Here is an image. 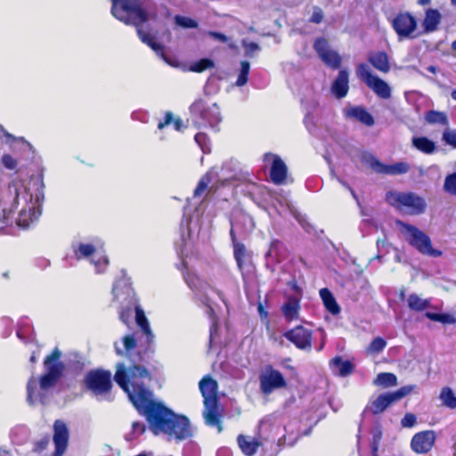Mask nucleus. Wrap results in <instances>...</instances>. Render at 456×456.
I'll return each instance as SVG.
<instances>
[{"instance_id": "f257e3e1", "label": "nucleus", "mask_w": 456, "mask_h": 456, "mask_svg": "<svg viewBox=\"0 0 456 456\" xmlns=\"http://www.w3.org/2000/svg\"><path fill=\"white\" fill-rule=\"evenodd\" d=\"M126 376L124 371L118 372L116 383L127 395L137 412L145 418L149 430L154 436L166 435L170 440L176 441L192 436L189 419L154 398L153 391L145 383V380L151 382L153 379H150L145 370L134 368L131 370L133 387L127 385Z\"/></svg>"}, {"instance_id": "f03ea898", "label": "nucleus", "mask_w": 456, "mask_h": 456, "mask_svg": "<svg viewBox=\"0 0 456 456\" xmlns=\"http://www.w3.org/2000/svg\"><path fill=\"white\" fill-rule=\"evenodd\" d=\"M111 14L126 25L136 27L140 40L152 49L155 53L166 60L165 45L157 42L153 35L145 32L141 25L148 20V13L142 6L141 0H110Z\"/></svg>"}, {"instance_id": "7ed1b4c3", "label": "nucleus", "mask_w": 456, "mask_h": 456, "mask_svg": "<svg viewBox=\"0 0 456 456\" xmlns=\"http://www.w3.org/2000/svg\"><path fill=\"white\" fill-rule=\"evenodd\" d=\"M61 356V352L58 347H55L44 360V366L46 369V372L41 375L38 379L34 376L28 379L26 387L27 402L28 404H35L37 400L40 397L37 391V385L41 390L47 391L53 387L61 379L65 369L63 362H60Z\"/></svg>"}, {"instance_id": "20e7f679", "label": "nucleus", "mask_w": 456, "mask_h": 456, "mask_svg": "<svg viewBox=\"0 0 456 456\" xmlns=\"http://www.w3.org/2000/svg\"><path fill=\"white\" fill-rule=\"evenodd\" d=\"M123 342L126 354L130 364L128 367H125L124 364H118L114 374V380L116 381V375L118 372L124 371L125 374L127 375V385L133 387L134 379L131 378V370L134 368L145 370L148 372L150 379H153V374L158 373L160 369L159 362L155 360L151 362L149 360L150 354L146 350L143 352H138L136 354L132 353V350L136 346V339L133 335L125 336L123 338Z\"/></svg>"}, {"instance_id": "39448f33", "label": "nucleus", "mask_w": 456, "mask_h": 456, "mask_svg": "<svg viewBox=\"0 0 456 456\" xmlns=\"http://www.w3.org/2000/svg\"><path fill=\"white\" fill-rule=\"evenodd\" d=\"M396 224L400 226L402 232L404 234L406 241L417 251L422 255L435 257L442 255V251L435 249L432 247L430 237L423 231L413 224L403 221H397Z\"/></svg>"}, {"instance_id": "423d86ee", "label": "nucleus", "mask_w": 456, "mask_h": 456, "mask_svg": "<svg viewBox=\"0 0 456 456\" xmlns=\"http://www.w3.org/2000/svg\"><path fill=\"white\" fill-rule=\"evenodd\" d=\"M114 376L109 370L96 368L90 370L84 377V385L94 395H107L113 388Z\"/></svg>"}, {"instance_id": "0eeeda50", "label": "nucleus", "mask_w": 456, "mask_h": 456, "mask_svg": "<svg viewBox=\"0 0 456 456\" xmlns=\"http://www.w3.org/2000/svg\"><path fill=\"white\" fill-rule=\"evenodd\" d=\"M386 201L398 209H405L411 215L422 214L426 209V202L423 198L414 192L387 191Z\"/></svg>"}, {"instance_id": "6e6552de", "label": "nucleus", "mask_w": 456, "mask_h": 456, "mask_svg": "<svg viewBox=\"0 0 456 456\" xmlns=\"http://www.w3.org/2000/svg\"><path fill=\"white\" fill-rule=\"evenodd\" d=\"M415 386L407 385L401 387L399 389L393 392H386L378 395V397L371 401L369 404V410L373 415H379L384 412L394 403L400 401L408 395H410Z\"/></svg>"}, {"instance_id": "1a4fd4ad", "label": "nucleus", "mask_w": 456, "mask_h": 456, "mask_svg": "<svg viewBox=\"0 0 456 456\" xmlns=\"http://www.w3.org/2000/svg\"><path fill=\"white\" fill-rule=\"evenodd\" d=\"M391 26L400 40L406 38H415L418 28V20L409 12H399L390 20Z\"/></svg>"}, {"instance_id": "9d476101", "label": "nucleus", "mask_w": 456, "mask_h": 456, "mask_svg": "<svg viewBox=\"0 0 456 456\" xmlns=\"http://www.w3.org/2000/svg\"><path fill=\"white\" fill-rule=\"evenodd\" d=\"M357 76L370 87L379 98L388 99L391 96V88L388 84L380 77L374 76L365 63H360L356 68Z\"/></svg>"}, {"instance_id": "9b49d317", "label": "nucleus", "mask_w": 456, "mask_h": 456, "mask_svg": "<svg viewBox=\"0 0 456 456\" xmlns=\"http://www.w3.org/2000/svg\"><path fill=\"white\" fill-rule=\"evenodd\" d=\"M190 112L192 116L207 123L209 126L218 124L222 120L219 107L216 103L208 104L205 100L200 98L195 100L190 106Z\"/></svg>"}, {"instance_id": "f8f14e48", "label": "nucleus", "mask_w": 456, "mask_h": 456, "mask_svg": "<svg viewBox=\"0 0 456 456\" xmlns=\"http://www.w3.org/2000/svg\"><path fill=\"white\" fill-rule=\"evenodd\" d=\"M313 48L327 67L332 69L340 68L342 58L337 51L330 48L328 39L323 37H316Z\"/></svg>"}, {"instance_id": "ddd939ff", "label": "nucleus", "mask_w": 456, "mask_h": 456, "mask_svg": "<svg viewBox=\"0 0 456 456\" xmlns=\"http://www.w3.org/2000/svg\"><path fill=\"white\" fill-rule=\"evenodd\" d=\"M260 389L264 395H270L273 390L284 388L287 382L281 371L272 365L265 367V371L259 376Z\"/></svg>"}, {"instance_id": "4468645a", "label": "nucleus", "mask_w": 456, "mask_h": 456, "mask_svg": "<svg viewBox=\"0 0 456 456\" xmlns=\"http://www.w3.org/2000/svg\"><path fill=\"white\" fill-rule=\"evenodd\" d=\"M283 337L300 350L311 351L313 332L302 325H297L283 333Z\"/></svg>"}, {"instance_id": "2eb2a0df", "label": "nucleus", "mask_w": 456, "mask_h": 456, "mask_svg": "<svg viewBox=\"0 0 456 456\" xmlns=\"http://www.w3.org/2000/svg\"><path fill=\"white\" fill-rule=\"evenodd\" d=\"M436 434L434 430H423L416 433L411 440V449L417 454L429 452L435 445Z\"/></svg>"}, {"instance_id": "dca6fc26", "label": "nucleus", "mask_w": 456, "mask_h": 456, "mask_svg": "<svg viewBox=\"0 0 456 456\" xmlns=\"http://www.w3.org/2000/svg\"><path fill=\"white\" fill-rule=\"evenodd\" d=\"M223 411L219 401L204 404L203 417L205 423L209 427L216 428L218 433L223 431Z\"/></svg>"}, {"instance_id": "f3484780", "label": "nucleus", "mask_w": 456, "mask_h": 456, "mask_svg": "<svg viewBox=\"0 0 456 456\" xmlns=\"http://www.w3.org/2000/svg\"><path fill=\"white\" fill-rule=\"evenodd\" d=\"M267 158H272L273 162L270 167V178L274 184H282L285 183L288 175V167L284 161L278 156L267 153L265 156V160Z\"/></svg>"}, {"instance_id": "a211bd4d", "label": "nucleus", "mask_w": 456, "mask_h": 456, "mask_svg": "<svg viewBox=\"0 0 456 456\" xmlns=\"http://www.w3.org/2000/svg\"><path fill=\"white\" fill-rule=\"evenodd\" d=\"M199 387L204 399V404L219 401L217 395L218 384L211 376H204L199 383Z\"/></svg>"}, {"instance_id": "6ab92c4d", "label": "nucleus", "mask_w": 456, "mask_h": 456, "mask_svg": "<svg viewBox=\"0 0 456 456\" xmlns=\"http://www.w3.org/2000/svg\"><path fill=\"white\" fill-rule=\"evenodd\" d=\"M349 75L346 69H341L331 85V92L337 99L346 97L349 90Z\"/></svg>"}, {"instance_id": "aec40b11", "label": "nucleus", "mask_w": 456, "mask_h": 456, "mask_svg": "<svg viewBox=\"0 0 456 456\" xmlns=\"http://www.w3.org/2000/svg\"><path fill=\"white\" fill-rule=\"evenodd\" d=\"M69 429L65 422L61 419H56L53 423V443L54 447H68L69 443Z\"/></svg>"}, {"instance_id": "412c9836", "label": "nucleus", "mask_w": 456, "mask_h": 456, "mask_svg": "<svg viewBox=\"0 0 456 456\" xmlns=\"http://www.w3.org/2000/svg\"><path fill=\"white\" fill-rule=\"evenodd\" d=\"M237 443L240 451L246 456H254L259 447L262 446V443L257 438L241 434L237 436Z\"/></svg>"}, {"instance_id": "4be33fe9", "label": "nucleus", "mask_w": 456, "mask_h": 456, "mask_svg": "<svg viewBox=\"0 0 456 456\" xmlns=\"http://www.w3.org/2000/svg\"><path fill=\"white\" fill-rule=\"evenodd\" d=\"M300 311V299L296 296H289L281 305V312L288 322L297 320Z\"/></svg>"}, {"instance_id": "5701e85b", "label": "nucleus", "mask_w": 456, "mask_h": 456, "mask_svg": "<svg viewBox=\"0 0 456 456\" xmlns=\"http://www.w3.org/2000/svg\"><path fill=\"white\" fill-rule=\"evenodd\" d=\"M442 15L437 9L429 8L425 11V17L422 20L423 30L425 33H431L438 28Z\"/></svg>"}, {"instance_id": "b1692460", "label": "nucleus", "mask_w": 456, "mask_h": 456, "mask_svg": "<svg viewBox=\"0 0 456 456\" xmlns=\"http://www.w3.org/2000/svg\"><path fill=\"white\" fill-rule=\"evenodd\" d=\"M368 61L380 72L387 73L390 70L388 55L384 51L370 53Z\"/></svg>"}, {"instance_id": "393cba45", "label": "nucleus", "mask_w": 456, "mask_h": 456, "mask_svg": "<svg viewBox=\"0 0 456 456\" xmlns=\"http://www.w3.org/2000/svg\"><path fill=\"white\" fill-rule=\"evenodd\" d=\"M232 249L237 267L243 273L248 262L251 261L252 255L243 243H236Z\"/></svg>"}, {"instance_id": "a878e982", "label": "nucleus", "mask_w": 456, "mask_h": 456, "mask_svg": "<svg viewBox=\"0 0 456 456\" xmlns=\"http://www.w3.org/2000/svg\"><path fill=\"white\" fill-rule=\"evenodd\" d=\"M330 369H338V375L340 377L349 376L354 371V363L349 360H343L339 355L330 360Z\"/></svg>"}, {"instance_id": "bb28decb", "label": "nucleus", "mask_w": 456, "mask_h": 456, "mask_svg": "<svg viewBox=\"0 0 456 456\" xmlns=\"http://www.w3.org/2000/svg\"><path fill=\"white\" fill-rule=\"evenodd\" d=\"M412 146L425 154H433L436 151V142L426 136H414L411 139Z\"/></svg>"}, {"instance_id": "cd10ccee", "label": "nucleus", "mask_w": 456, "mask_h": 456, "mask_svg": "<svg viewBox=\"0 0 456 456\" xmlns=\"http://www.w3.org/2000/svg\"><path fill=\"white\" fill-rule=\"evenodd\" d=\"M319 293L325 308L331 314H338L340 313V306L337 303L331 291L328 288H322L320 289Z\"/></svg>"}, {"instance_id": "c85d7f7f", "label": "nucleus", "mask_w": 456, "mask_h": 456, "mask_svg": "<svg viewBox=\"0 0 456 456\" xmlns=\"http://www.w3.org/2000/svg\"><path fill=\"white\" fill-rule=\"evenodd\" d=\"M348 114L367 126H372L374 125L375 121L373 117L362 107H353L349 110Z\"/></svg>"}, {"instance_id": "c756f323", "label": "nucleus", "mask_w": 456, "mask_h": 456, "mask_svg": "<svg viewBox=\"0 0 456 456\" xmlns=\"http://www.w3.org/2000/svg\"><path fill=\"white\" fill-rule=\"evenodd\" d=\"M425 120L430 125H441L443 126H448L449 125L446 113L435 110H428L425 113Z\"/></svg>"}, {"instance_id": "7c9ffc66", "label": "nucleus", "mask_w": 456, "mask_h": 456, "mask_svg": "<svg viewBox=\"0 0 456 456\" xmlns=\"http://www.w3.org/2000/svg\"><path fill=\"white\" fill-rule=\"evenodd\" d=\"M407 304L408 307L414 312H422L430 306L428 299H423L415 293L409 295Z\"/></svg>"}, {"instance_id": "2f4dec72", "label": "nucleus", "mask_w": 456, "mask_h": 456, "mask_svg": "<svg viewBox=\"0 0 456 456\" xmlns=\"http://www.w3.org/2000/svg\"><path fill=\"white\" fill-rule=\"evenodd\" d=\"M135 321H136L137 325L142 329V332L146 335L148 340H151L153 338V335L151 330V327H150L148 319H147L143 310L139 306L135 307Z\"/></svg>"}, {"instance_id": "473e14b6", "label": "nucleus", "mask_w": 456, "mask_h": 456, "mask_svg": "<svg viewBox=\"0 0 456 456\" xmlns=\"http://www.w3.org/2000/svg\"><path fill=\"white\" fill-rule=\"evenodd\" d=\"M170 124H173L174 128L178 132H182L185 128L182 118L179 117L175 118L171 111H167L165 113V118L163 120L159 122L158 128L162 130L165 126Z\"/></svg>"}, {"instance_id": "72a5a7b5", "label": "nucleus", "mask_w": 456, "mask_h": 456, "mask_svg": "<svg viewBox=\"0 0 456 456\" xmlns=\"http://www.w3.org/2000/svg\"><path fill=\"white\" fill-rule=\"evenodd\" d=\"M439 398L444 406L451 410L456 409V395L451 387H443L440 392Z\"/></svg>"}, {"instance_id": "f704fd0d", "label": "nucleus", "mask_w": 456, "mask_h": 456, "mask_svg": "<svg viewBox=\"0 0 456 456\" xmlns=\"http://www.w3.org/2000/svg\"><path fill=\"white\" fill-rule=\"evenodd\" d=\"M377 383L384 387H395L397 384V378L391 372H381L377 376Z\"/></svg>"}, {"instance_id": "c9c22d12", "label": "nucleus", "mask_w": 456, "mask_h": 456, "mask_svg": "<svg viewBox=\"0 0 456 456\" xmlns=\"http://www.w3.org/2000/svg\"><path fill=\"white\" fill-rule=\"evenodd\" d=\"M95 252V247L89 243H80L77 248L74 250V254L77 259L83 257H88Z\"/></svg>"}, {"instance_id": "e433bc0d", "label": "nucleus", "mask_w": 456, "mask_h": 456, "mask_svg": "<svg viewBox=\"0 0 456 456\" xmlns=\"http://www.w3.org/2000/svg\"><path fill=\"white\" fill-rule=\"evenodd\" d=\"M211 175L209 173H206L200 179L196 188L193 191V197L199 198L200 197L208 188L209 183H211Z\"/></svg>"}, {"instance_id": "4c0bfd02", "label": "nucleus", "mask_w": 456, "mask_h": 456, "mask_svg": "<svg viewBox=\"0 0 456 456\" xmlns=\"http://www.w3.org/2000/svg\"><path fill=\"white\" fill-rule=\"evenodd\" d=\"M214 66L215 63L212 60L202 58L191 64V70L193 72L200 73L208 69L214 68Z\"/></svg>"}, {"instance_id": "58836bf2", "label": "nucleus", "mask_w": 456, "mask_h": 456, "mask_svg": "<svg viewBox=\"0 0 456 456\" xmlns=\"http://www.w3.org/2000/svg\"><path fill=\"white\" fill-rule=\"evenodd\" d=\"M250 69V64L247 61H243L240 63V70L239 77L236 81V86H242L248 83V74Z\"/></svg>"}, {"instance_id": "ea45409f", "label": "nucleus", "mask_w": 456, "mask_h": 456, "mask_svg": "<svg viewBox=\"0 0 456 456\" xmlns=\"http://www.w3.org/2000/svg\"><path fill=\"white\" fill-rule=\"evenodd\" d=\"M175 22L177 26L183 28H197L199 27L198 21L191 18L182 15H175Z\"/></svg>"}, {"instance_id": "a19ab883", "label": "nucleus", "mask_w": 456, "mask_h": 456, "mask_svg": "<svg viewBox=\"0 0 456 456\" xmlns=\"http://www.w3.org/2000/svg\"><path fill=\"white\" fill-rule=\"evenodd\" d=\"M0 132H3L4 137L6 138L7 143L13 144V143L17 142L28 149L32 148L31 144L28 141H26L25 138L15 137L14 135H12L10 133H8L7 131H5L4 128L3 127V126H1V125H0Z\"/></svg>"}, {"instance_id": "79ce46f5", "label": "nucleus", "mask_w": 456, "mask_h": 456, "mask_svg": "<svg viewBox=\"0 0 456 456\" xmlns=\"http://www.w3.org/2000/svg\"><path fill=\"white\" fill-rule=\"evenodd\" d=\"M387 346L386 340L381 337L375 338L368 346V352L372 354H379L384 350Z\"/></svg>"}, {"instance_id": "37998d69", "label": "nucleus", "mask_w": 456, "mask_h": 456, "mask_svg": "<svg viewBox=\"0 0 456 456\" xmlns=\"http://www.w3.org/2000/svg\"><path fill=\"white\" fill-rule=\"evenodd\" d=\"M425 316L434 322H439L442 323H448L451 322L452 317L447 314H439V313H430L427 312L425 314Z\"/></svg>"}, {"instance_id": "c03bdc74", "label": "nucleus", "mask_w": 456, "mask_h": 456, "mask_svg": "<svg viewBox=\"0 0 456 456\" xmlns=\"http://www.w3.org/2000/svg\"><path fill=\"white\" fill-rule=\"evenodd\" d=\"M444 189L451 194L456 195V173L448 175L444 181Z\"/></svg>"}, {"instance_id": "a18cd8bd", "label": "nucleus", "mask_w": 456, "mask_h": 456, "mask_svg": "<svg viewBox=\"0 0 456 456\" xmlns=\"http://www.w3.org/2000/svg\"><path fill=\"white\" fill-rule=\"evenodd\" d=\"M410 167L405 162H397L390 165V175H403L409 171Z\"/></svg>"}, {"instance_id": "49530a36", "label": "nucleus", "mask_w": 456, "mask_h": 456, "mask_svg": "<svg viewBox=\"0 0 456 456\" xmlns=\"http://www.w3.org/2000/svg\"><path fill=\"white\" fill-rule=\"evenodd\" d=\"M443 141L452 146V148H456V130L445 129L443 133Z\"/></svg>"}, {"instance_id": "de8ad7c7", "label": "nucleus", "mask_w": 456, "mask_h": 456, "mask_svg": "<svg viewBox=\"0 0 456 456\" xmlns=\"http://www.w3.org/2000/svg\"><path fill=\"white\" fill-rule=\"evenodd\" d=\"M382 438V432L378 430L372 436L370 449H371V456H379V447Z\"/></svg>"}, {"instance_id": "09e8293b", "label": "nucleus", "mask_w": 456, "mask_h": 456, "mask_svg": "<svg viewBox=\"0 0 456 456\" xmlns=\"http://www.w3.org/2000/svg\"><path fill=\"white\" fill-rule=\"evenodd\" d=\"M1 164L9 170H13L17 167V160L10 154H4L1 158Z\"/></svg>"}, {"instance_id": "8fccbe9b", "label": "nucleus", "mask_w": 456, "mask_h": 456, "mask_svg": "<svg viewBox=\"0 0 456 456\" xmlns=\"http://www.w3.org/2000/svg\"><path fill=\"white\" fill-rule=\"evenodd\" d=\"M49 443H50V437L48 435H46L40 440H37L34 443L33 452H37V453L42 452L43 451H45L47 448Z\"/></svg>"}, {"instance_id": "3c124183", "label": "nucleus", "mask_w": 456, "mask_h": 456, "mask_svg": "<svg viewBox=\"0 0 456 456\" xmlns=\"http://www.w3.org/2000/svg\"><path fill=\"white\" fill-rule=\"evenodd\" d=\"M324 14L322 10L319 6H315L314 8V12L309 19V22L314 23V24H320L323 21Z\"/></svg>"}, {"instance_id": "603ef678", "label": "nucleus", "mask_w": 456, "mask_h": 456, "mask_svg": "<svg viewBox=\"0 0 456 456\" xmlns=\"http://www.w3.org/2000/svg\"><path fill=\"white\" fill-rule=\"evenodd\" d=\"M417 419L415 414L407 412L401 420V424L404 428H412L415 426Z\"/></svg>"}, {"instance_id": "864d4df0", "label": "nucleus", "mask_w": 456, "mask_h": 456, "mask_svg": "<svg viewBox=\"0 0 456 456\" xmlns=\"http://www.w3.org/2000/svg\"><path fill=\"white\" fill-rule=\"evenodd\" d=\"M372 167L377 173L390 175V165H386L379 160H375L372 164Z\"/></svg>"}, {"instance_id": "5fc2aeb1", "label": "nucleus", "mask_w": 456, "mask_h": 456, "mask_svg": "<svg viewBox=\"0 0 456 456\" xmlns=\"http://www.w3.org/2000/svg\"><path fill=\"white\" fill-rule=\"evenodd\" d=\"M132 430L135 436H139L145 433L146 426L140 421H134L132 423Z\"/></svg>"}, {"instance_id": "6e6d98bb", "label": "nucleus", "mask_w": 456, "mask_h": 456, "mask_svg": "<svg viewBox=\"0 0 456 456\" xmlns=\"http://www.w3.org/2000/svg\"><path fill=\"white\" fill-rule=\"evenodd\" d=\"M194 140L195 142L200 146V148L203 150L205 144L207 143V141H208V135L205 134V133H197L195 135H194Z\"/></svg>"}, {"instance_id": "4d7b16f0", "label": "nucleus", "mask_w": 456, "mask_h": 456, "mask_svg": "<svg viewBox=\"0 0 456 456\" xmlns=\"http://www.w3.org/2000/svg\"><path fill=\"white\" fill-rule=\"evenodd\" d=\"M208 35L216 39V40H218L222 43H227L228 42V37L227 36H225L224 34L221 33V32H217V31H209L208 32Z\"/></svg>"}, {"instance_id": "13d9d810", "label": "nucleus", "mask_w": 456, "mask_h": 456, "mask_svg": "<svg viewBox=\"0 0 456 456\" xmlns=\"http://www.w3.org/2000/svg\"><path fill=\"white\" fill-rule=\"evenodd\" d=\"M230 237L232 243V248H234V245L236 243H240V241H238L234 229L232 227L230 229Z\"/></svg>"}, {"instance_id": "bf43d9fd", "label": "nucleus", "mask_w": 456, "mask_h": 456, "mask_svg": "<svg viewBox=\"0 0 456 456\" xmlns=\"http://www.w3.org/2000/svg\"><path fill=\"white\" fill-rule=\"evenodd\" d=\"M22 216H23V214H22V213H20V217H19V218H18V220H17V224H18L19 226H21V227H23V228H26V227H28V221H26V220H23V219H22Z\"/></svg>"}, {"instance_id": "052dcab7", "label": "nucleus", "mask_w": 456, "mask_h": 456, "mask_svg": "<svg viewBox=\"0 0 456 456\" xmlns=\"http://www.w3.org/2000/svg\"><path fill=\"white\" fill-rule=\"evenodd\" d=\"M66 451V448L55 447V450L52 456H62Z\"/></svg>"}, {"instance_id": "680f3d73", "label": "nucleus", "mask_w": 456, "mask_h": 456, "mask_svg": "<svg viewBox=\"0 0 456 456\" xmlns=\"http://www.w3.org/2000/svg\"><path fill=\"white\" fill-rule=\"evenodd\" d=\"M259 49V46L256 43L251 42L247 45V50L248 52H254Z\"/></svg>"}, {"instance_id": "e2e57ef3", "label": "nucleus", "mask_w": 456, "mask_h": 456, "mask_svg": "<svg viewBox=\"0 0 456 456\" xmlns=\"http://www.w3.org/2000/svg\"><path fill=\"white\" fill-rule=\"evenodd\" d=\"M430 2H431V0H418V4H419L421 6H425V5L429 4Z\"/></svg>"}, {"instance_id": "0e129e2a", "label": "nucleus", "mask_w": 456, "mask_h": 456, "mask_svg": "<svg viewBox=\"0 0 456 456\" xmlns=\"http://www.w3.org/2000/svg\"><path fill=\"white\" fill-rule=\"evenodd\" d=\"M29 361H30V362H32V363L36 362V361H37V357H36L35 354H33L30 356Z\"/></svg>"}, {"instance_id": "69168bd1", "label": "nucleus", "mask_w": 456, "mask_h": 456, "mask_svg": "<svg viewBox=\"0 0 456 456\" xmlns=\"http://www.w3.org/2000/svg\"><path fill=\"white\" fill-rule=\"evenodd\" d=\"M436 68L435 66H429V67L428 68V71H430V72H432V73H435V72H436Z\"/></svg>"}, {"instance_id": "338daca9", "label": "nucleus", "mask_w": 456, "mask_h": 456, "mask_svg": "<svg viewBox=\"0 0 456 456\" xmlns=\"http://www.w3.org/2000/svg\"><path fill=\"white\" fill-rule=\"evenodd\" d=\"M451 95H452V98L454 101H456V89H455V90H453V91L452 92Z\"/></svg>"}, {"instance_id": "774afa93", "label": "nucleus", "mask_w": 456, "mask_h": 456, "mask_svg": "<svg viewBox=\"0 0 456 456\" xmlns=\"http://www.w3.org/2000/svg\"><path fill=\"white\" fill-rule=\"evenodd\" d=\"M452 50L456 51V39L452 44Z\"/></svg>"}]
</instances>
